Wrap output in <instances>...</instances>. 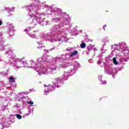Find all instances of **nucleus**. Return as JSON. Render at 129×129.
<instances>
[{
	"instance_id": "1",
	"label": "nucleus",
	"mask_w": 129,
	"mask_h": 129,
	"mask_svg": "<svg viewBox=\"0 0 129 129\" xmlns=\"http://www.w3.org/2000/svg\"><path fill=\"white\" fill-rule=\"evenodd\" d=\"M63 23L61 22L59 25H55L51 29L52 34H46L42 36V39L50 41L51 42H57V41H61V42H68V39L65 37L66 36V31L63 32V29L61 28L64 27V25L67 26L69 24V21L67 19L64 17Z\"/></svg>"
},
{
	"instance_id": "2",
	"label": "nucleus",
	"mask_w": 129,
	"mask_h": 129,
	"mask_svg": "<svg viewBox=\"0 0 129 129\" xmlns=\"http://www.w3.org/2000/svg\"><path fill=\"white\" fill-rule=\"evenodd\" d=\"M26 11L28 12V16L30 20H32V24L36 26L38 23L40 26H46L49 25V21H45V15L42 14H38V11L41 9V5H37L35 3L31 4L30 5L25 6Z\"/></svg>"
},
{
	"instance_id": "3",
	"label": "nucleus",
	"mask_w": 129,
	"mask_h": 129,
	"mask_svg": "<svg viewBox=\"0 0 129 129\" xmlns=\"http://www.w3.org/2000/svg\"><path fill=\"white\" fill-rule=\"evenodd\" d=\"M46 61H48V55H43L41 57L37 58L36 62L34 60H31L30 63L31 66H27L28 67L26 68H33L36 72L38 73L39 75L41 76V74L48 75L50 72H53L56 69L46 67Z\"/></svg>"
},
{
	"instance_id": "4",
	"label": "nucleus",
	"mask_w": 129,
	"mask_h": 129,
	"mask_svg": "<svg viewBox=\"0 0 129 129\" xmlns=\"http://www.w3.org/2000/svg\"><path fill=\"white\" fill-rule=\"evenodd\" d=\"M48 61H46L45 64L47 68H55V70H54L53 72H50L49 73L53 74L55 71L57 70V68H62L65 69L67 67H69L71 65V63L67 62L66 64L63 63V56H56L54 58H53L51 61L49 58V56L47 55Z\"/></svg>"
},
{
	"instance_id": "5",
	"label": "nucleus",
	"mask_w": 129,
	"mask_h": 129,
	"mask_svg": "<svg viewBox=\"0 0 129 129\" xmlns=\"http://www.w3.org/2000/svg\"><path fill=\"white\" fill-rule=\"evenodd\" d=\"M14 52L13 50H12L11 48L8 49L6 52V54L9 55L8 58H9V61H8V63H10L11 66L14 67V69H19V68H22V66L24 65L25 68L29 67L28 66V63L27 61L24 60V58L18 60V61H14V55H13V52Z\"/></svg>"
},
{
	"instance_id": "6",
	"label": "nucleus",
	"mask_w": 129,
	"mask_h": 129,
	"mask_svg": "<svg viewBox=\"0 0 129 129\" xmlns=\"http://www.w3.org/2000/svg\"><path fill=\"white\" fill-rule=\"evenodd\" d=\"M62 82H63V81H62L61 79H59L58 78L55 79L53 82V85H49L47 86L46 85H44V87H46V88L44 90V93L45 94H47V93H49L51 91H53V90H55V87L59 88L60 86V84H61Z\"/></svg>"
},
{
	"instance_id": "7",
	"label": "nucleus",
	"mask_w": 129,
	"mask_h": 129,
	"mask_svg": "<svg viewBox=\"0 0 129 129\" xmlns=\"http://www.w3.org/2000/svg\"><path fill=\"white\" fill-rule=\"evenodd\" d=\"M54 15L52 16V22L53 23H57V22H61L64 18V13L62 10L58 8H54L53 10Z\"/></svg>"
},
{
	"instance_id": "8",
	"label": "nucleus",
	"mask_w": 129,
	"mask_h": 129,
	"mask_svg": "<svg viewBox=\"0 0 129 129\" xmlns=\"http://www.w3.org/2000/svg\"><path fill=\"white\" fill-rule=\"evenodd\" d=\"M126 43L122 42L120 43V46L121 48L120 53L124 54V57L121 58V62L124 61L126 62L129 59V48L126 47Z\"/></svg>"
},
{
	"instance_id": "9",
	"label": "nucleus",
	"mask_w": 129,
	"mask_h": 129,
	"mask_svg": "<svg viewBox=\"0 0 129 129\" xmlns=\"http://www.w3.org/2000/svg\"><path fill=\"white\" fill-rule=\"evenodd\" d=\"M105 72L109 75H112V76H113L115 74H117V72H116L115 69L111 67H108L107 69H105Z\"/></svg>"
},
{
	"instance_id": "10",
	"label": "nucleus",
	"mask_w": 129,
	"mask_h": 129,
	"mask_svg": "<svg viewBox=\"0 0 129 129\" xmlns=\"http://www.w3.org/2000/svg\"><path fill=\"white\" fill-rule=\"evenodd\" d=\"M72 72L71 70V72H64L63 74L62 75V78H61L62 81H64V80H67L68 79V77L69 76H71V75H73L74 74H71Z\"/></svg>"
},
{
	"instance_id": "11",
	"label": "nucleus",
	"mask_w": 129,
	"mask_h": 129,
	"mask_svg": "<svg viewBox=\"0 0 129 129\" xmlns=\"http://www.w3.org/2000/svg\"><path fill=\"white\" fill-rule=\"evenodd\" d=\"M80 65V64H79V63H78V62H77V61L75 62V63L73 64L74 69L71 70L72 72L71 74H75V72H76V71H77V68L79 67Z\"/></svg>"
},
{
	"instance_id": "12",
	"label": "nucleus",
	"mask_w": 129,
	"mask_h": 129,
	"mask_svg": "<svg viewBox=\"0 0 129 129\" xmlns=\"http://www.w3.org/2000/svg\"><path fill=\"white\" fill-rule=\"evenodd\" d=\"M111 50L112 51H115V50H117V51H119L120 53V51H121V48L120 47V43L113 45L111 46Z\"/></svg>"
},
{
	"instance_id": "13",
	"label": "nucleus",
	"mask_w": 129,
	"mask_h": 129,
	"mask_svg": "<svg viewBox=\"0 0 129 129\" xmlns=\"http://www.w3.org/2000/svg\"><path fill=\"white\" fill-rule=\"evenodd\" d=\"M14 26L13 25H10L9 26V30L7 32V33L9 36H13L14 32Z\"/></svg>"
},
{
	"instance_id": "14",
	"label": "nucleus",
	"mask_w": 129,
	"mask_h": 129,
	"mask_svg": "<svg viewBox=\"0 0 129 129\" xmlns=\"http://www.w3.org/2000/svg\"><path fill=\"white\" fill-rule=\"evenodd\" d=\"M5 40H1L0 41V51H4L5 50Z\"/></svg>"
},
{
	"instance_id": "15",
	"label": "nucleus",
	"mask_w": 129,
	"mask_h": 129,
	"mask_svg": "<svg viewBox=\"0 0 129 129\" xmlns=\"http://www.w3.org/2000/svg\"><path fill=\"white\" fill-rule=\"evenodd\" d=\"M77 54H78V51H75L74 52H72V53H71V54L70 55V58L71 59V58H73V57H74V56H76V55H77Z\"/></svg>"
},
{
	"instance_id": "16",
	"label": "nucleus",
	"mask_w": 129,
	"mask_h": 129,
	"mask_svg": "<svg viewBox=\"0 0 129 129\" xmlns=\"http://www.w3.org/2000/svg\"><path fill=\"white\" fill-rule=\"evenodd\" d=\"M75 48L74 47H68L66 49L67 51H69V52H72V51H74Z\"/></svg>"
},
{
	"instance_id": "17",
	"label": "nucleus",
	"mask_w": 129,
	"mask_h": 129,
	"mask_svg": "<svg viewBox=\"0 0 129 129\" xmlns=\"http://www.w3.org/2000/svg\"><path fill=\"white\" fill-rule=\"evenodd\" d=\"M5 10H6V11H8V13H10V12H14V8H6Z\"/></svg>"
},
{
	"instance_id": "18",
	"label": "nucleus",
	"mask_w": 129,
	"mask_h": 129,
	"mask_svg": "<svg viewBox=\"0 0 129 129\" xmlns=\"http://www.w3.org/2000/svg\"><path fill=\"white\" fill-rule=\"evenodd\" d=\"M113 63L115 64V65H117V64H118V62L116 61V57H114L113 58Z\"/></svg>"
},
{
	"instance_id": "19",
	"label": "nucleus",
	"mask_w": 129,
	"mask_h": 129,
	"mask_svg": "<svg viewBox=\"0 0 129 129\" xmlns=\"http://www.w3.org/2000/svg\"><path fill=\"white\" fill-rule=\"evenodd\" d=\"M54 49H55L54 47H53L52 49H50L49 50L44 49V52H45V53H49V52H50V51H52V50H54Z\"/></svg>"
},
{
	"instance_id": "20",
	"label": "nucleus",
	"mask_w": 129,
	"mask_h": 129,
	"mask_svg": "<svg viewBox=\"0 0 129 129\" xmlns=\"http://www.w3.org/2000/svg\"><path fill=\"white\" fill-rule=\"evenodd\" d=\"M81 48H82V49L85 48V47H86V44H85V43H83L82 44H81Z\"/></svg>"
},
{
	"instance_id": "21",
	"label": "nucleus",
	"mask_w": 129,
	"mask_h": 129,
	"mask_svg": "<svg viewBox=\"0 0 129 129\" xmlns=\"http://www.w3.org/2000/svg\"><path fill=\"white\" fill-rule=\"evenodd\" d=\"M33 111H34V109H29V113L28 114H26V115H30V113H31V112H33Z\"/></svg>"
},
{
	"instance_id": "22",
	"label": "nucleus",
	"mask_w": 129,
	"mask_h": 129,
	"mask_svg": "<svg viewBox=\"0 0 129 129\" xmlns=\"http://www.w3.org/2000/svg\"><path fill=\"white\" fill-rule=\"evenodd\" d=\"M16 117H17V118H18V119H22V115L19 114H16Z\"/></svg>"
},
{
	"instance_id": "23",
	"label": "nucleus",
	"mask_w": 129,
	"mask_h": 129,
	"mask_svg": "<svg viewBox=\"0 0 129 129\" xmlns=\"http://www.w3.org/2000/svg\"><path fill=\"white\" fill-rule=\"evenodd\" d=\"M32 29H33L32 27H29V28L25 29V32H26V33H28V31H30V30H32Z\"/></svg>"
},
{
	"instance_id": "24",
	"label": "nucleus",
	"mask_w": 129,
	"mask_h": 129,
	"mask_svg": "<svg viewBox=\"0 0 129 129\" xmlns=\"http://www.w3.org/2000/svg\"><path fill=\"white\" fill-rule=\"evenodd\" d=\"M63 60H64V61H68V60H69V57H67V56L65 55L64 58L63 57Z\"/></svg>"
},
{
	"instance_id": "25",
	"label": "nucleus",
	"mask_w": 129,
	"mask_h": 129,
	"mask_svg": "<svg viewBox=\"0 0 129 129\" xmlns=\"http://www.w3.org/2000/svg\"><path fill=\"white\" fill-rule=\"evenodd\" d=\"M28 35L29 37H31V38H35V37H36V35H35V34H31L28 33Z\"/></svg>"
},
{
	"instance_id": "26",
	"label": "nucleus",
	"mask_w": 129,
	"mask_h": 129,
	"mask_svg": "<svg viewBox=\"0 0 129 129\" xmlns=\"http://www.w3.org/2000/svg\"><path fill=\"white\" fill-rule=\"evenodd\" d=\"M27 103H28V104H30V105H33V104H34V102L32 101H27Z\"/></svg>"
},
{
	"instance_id": "27",
	"label": "nucleus",
	"mask_w": 129,
	"mask_h": 129,
	"mask_svg": "<svg viewBox=\"0 0 129 129\" xmlns=\"http://www.w3.org/2000/svg\"><path fill=\"white\" fill-rule=\"evenodd\" d=\"M3 35L2 34V32H0V41H4V39L2 37Z\"/></svg>"
},
{
	"instance_id": "28",
	"label": "nucleus",
	"mask_w": 129,
	"mask_h": 129,
	"mask_svg": "<svg viewBox=\"0 0 129 129\" xmlns=\"http://www.w3.org/2000/svg\"><path fill=\"white\" fill-rule=\"evenodd\" d=\"M9 79H10V82H14V78L11 77V78H10Z\"/></svg>"
},
{
	"instance_id": "29",
	"label": "nucleus",
	"mask_w": 129,
	"mask_h": 129,
	"mask_svg": "<svg viewBox=\"0 0 129 129\" xmlns=\"http://www.w3.org/2000/svg\"><path fill=\"white\" fill-rule=\"evenodd\" d=\"M102 83H100V84H106L107 82L105 81H100Z\"/></svg>"
},
{
	"instance_id": "30",
	"label": "nucleus",
	"mask_w": 129,
	"mask_h": 129,
	"mask_svg": "<svg viewBox=\"0 0 129 129\" xmlns=\"http://www.w3.org/2000/svg\"><path fill=\"white\" fill-rule=\"evenodd\" d=\"M101 51H102V53H105V52H106V50L105 49L103 50V47L101 48Z\"/></svg>"
},
{
	"instance_id": "31",
	"label": "nucleus",
	"mask_w": 129,
	"mask_h": 129,
	"mask_svg": "<svg viewBox=\"0 0 129 129\" xmlns=\"http://www.w3.org/2000/svg\"><path fill=\"white\" fill-rule=\"evenodd\" d=\"M102 78V75H99L98 76V79H99V80H100V81H101V79Z\"/></svg>"
},
{
	"instance_id": "32",
	"label": "nucleus",
	"mask_w": 129,
	"mask_h": 129,
	"mask_svg": "<svg viewBox=\"0 0 129 129\" xmlns=\"http://www.w3.org/2000/svg\"><path fill=\"white\" fill-rule=\"evenodd\" d=\"M24 98H25L24 97V96H23V97H21L20 98V100H21L22 101V102H23V103H24Z\"/></svg>"
},
{
	"instance_id": "33",
	"label": "nucleus",
	"mask_w": 129,
	"mask_h": 129,
	"mask_svg": "<svg viewBox=\"0 0 129 129\" xmlns=\"http://www.w3.org/2000/svg\"><path fill=\"white\" fill-rule=\"evenodd\" d=\"M97 64H98V65H100V64H101V59H99L98 61L97 62Z\"/></svg>"
},
{
	"instance_id": "34",
	"label": "nucleus",
	"mask_w": 129,
	"mask_h": 129,
	"mask_svg": "<svg viewBox=\"0 0 129 129\" xmlns=\"http://www.w3.org/2000/svg\"><path fill=\"white\" fill-rule=\"evenodd\" d=\"M91 50H92V49L88 48V51H87V54H89Z\"/></svg>"
},
{
	"instance_id": "35",
	"label": "nucleus",
	"mask_w": 129,
	"mask_h": 129,
	"mask_svg": "<svg viewBox=\"0 0 129 129\" xmlns=\"http://www.w3.org/2000/svg\"><path fill=\"white\" fill-rule=\"evenodd\" d=\"M16 108H19V104H16L14 106Z\"/></svg>"
},
{
	"instance_id": "36",
	"label": "nucleus",
	"mask_w": 129,
	"mask_h": 129,
	"mask_svg": "<svg viewBox=\"0 0 129 129\" xmlns=\"http://www.w3.org/2000/svg\"><path fill=\"white\" fill-rule=\"evenodd\" d=\"M32 2H36V4L40 3V1H39L38 0H32Z\"/></svg>"
},
{
	"instance_id": "37",
	"label": "nucleus",
	"mask_w": 129,
	"mask_h": 129,
	"mask_svg": "<svg viewBox=\"0 0 129 129\" xmlns=\"http://www.w3.org/2000/svg\"><path fill=\"white\" fill-rule=\"evenodd\" d=\"M1 74H2V75H8V74H7V73H4V72L1 73Z\"/></svg>"
},
{
	"instance_id": "38",
	"label": "nucleus",
	"mask_w": 129,
	"mask_h": 129,
	"mask_svg": "<svg viewBox=\"0 0 129 129\" xmlns=\"http://www.w3.org/2000/svg\"><path fill=\"white\" fill-rule=\"evenodd\" d=\"M37 44H38V45H42V42L41 41H37Z\"/></svg>"
},
{
	"instance_id": "39",
	"label": "nucleus",
	"mask_w": 129,
	"mask_h": 129,
	"mask_svg": "<svg viewBox=\"0 0 129 129\" xmlns=\"http://www.w3.org/2000/svg\"><path fill=\"white\" fill-rule=\"evenodd\" d=\"M3 25V22H2V20H0V26H2Z\"/></svg>"
},
{
	"instance_id": "40",
	"label": "nucleus",
	"mask_w": 129,
	"mask_h": 129,
	"mask_svg": "<svg viewBox=\"0 0 129 129\" xmlns=\"http://www.w3.org/2000/svg\"><path fill=\"white\" fill-rule=\"evenodd\" d=\"M105 26H103V30H104V31H105V28L104 27Z\"/></svg>"
},
{
	"instance_id": "41",
	"label": "nucleus",
	"mask_w": 129,
	"mask_h": 129,
	"mask_svg": "<svg viewBox=\"0 0 129 129\" xmlns=\"http://www.w3.org/2000/svg\"><path fill=\"white\" fill-rule=\"evenodd\" d=\"M3 126V127H6V126H5V124H4V126Z\"/></svg>"
},
{
	"instance_id": "42",
	"label": "nucleus",
	"mask_w": 129,
	"mask_h": 129,
	"mask_svg": "<svg viewBox=\"0 0 129 129\" xmlns=\"http://www.w3.org/2000/svg\"><path fill=\"white\" fill-rule=\"evenodd\" d=\"M23 118H25V116H23Z\"/></svg>"
},
{
	"instance_id": "43",
	"label": "nucleus",
	"mask_w": 129,
	"mask_h": 129,
	"mask_svg": "<svg viewBox=\"0 0 129 129\" xmlns=\"http://www.w3.org/2000/svg\"><path fill=\"white\" fill-rule=\"evenodd\" d=\"M2 61V59H0V62Z\"/></svg>"
},
{
	"instance_id": "44",
	"label": "nucleus",
	"mask_w": 129,
	"mask_h": 129,
	"mask_svg": "<svg viewBox=\"0 0 129 129\" xmlns=\"http://www.w3.org/2000/svg\"><path fill=\"white\" fill-rule=\"evenodd\" d=\"M94 50H95V48H94Z\"/></svg>"
},
{
	"instance_id": "45",
	"label": "nucleus",
	"mask_w": 129,
	"mask_h": 129,
	"mask_svg": "<svg viewBox=\"0 0 129 129\" xmlns=\"http://www.w3.org/2000/svg\"><path fill=\"white\" fill-rule=\"evenodd\" d=\"M105 27H106V25H105Z\"/></svg>"
},
{
	"instance_id": "46",
	"label": "nucleus",
	"mask_w": 129,
	"mask_h": 129,
	"mask_svg": "<svg viewBox=\"0 0 129 129\" xmlns=\"http://www.w3.org/2000/svg\"><path fill=\"white\" fill-rule=\"evenodd\" d=\"M37 48H39V46H38Z\"/></svg>"
},
{
	"instance_id": "47",
	"label": "nucleus",
	"mask_w": 129,
	"mask_h": 129,
	"mask_svg": "<svg viewBox=\"0 0 129 129\" xmlns=\"http://www.w3.org/2000/svg\"><path fill=\"white\" fill-rule=\"evenodd\" d=\"M40 48H42V46H41Z\"/></svg>"
}]
</instances>
